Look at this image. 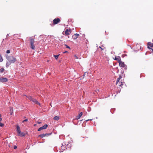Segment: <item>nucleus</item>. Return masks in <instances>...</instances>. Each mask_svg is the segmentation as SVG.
Masks as SVG:
<instances>
[{
  "instance_id": "1",
  "label": "nucleus",
  "mask_w": 153,
  "mask_h": 153,
  "mask_svg": "<svg viewBox=\"0 0 153 153\" xmlns=\"http://www.w3.org/2000/svg\"><path fill=\"white\" fill-rule=\"evenodd\" d=\"M6 57L7 59L8 60L6 64V67H9L11 64L14 63L16 61V59L13 56L7 55Z\"/></svg>"
},
{
  "instance_id": "2",
  "label": "nucleus",
  "mask_w": 153,
  "mask_h": 153,
  "mask_svg": "<svg viewBox=\"0 0 153 153\" xmlns=\"http://www.w3.org/2000/svg\"><path fill=\"white\" fill-rule=\"evenodd\" d=\"M17 132L18 135L21 137L24 136L25 135V134L23 132H21L19 126H17Z\"/></svg>"
},
{
  "instance_id": "3",
  "label": "nucleus",
  "mask_w": 153,
  "mask_h": 153,
  "mask_svg": "<svg viewBox=\"0 0 153 153\" xmlns=\"http://www.w3.org/2000/svg\"><path fill=\"white\" fill-rule=\"evenodd\" d=\"M30 45H31V48L33 50H34L35 49V46L34 45V39L33 38L31 37H30Z\"/></svg>"
},
{
  "instance_id": "4",
  "label": "nucleus",
  "mask_w": 153,
  "mask_h": 153,
  "mask_svg": "<svg viewBox=\"0 0 153 153\" xmlns=\"http://www.w3.org/2000/svg\"><path fill=\"white\" fill-rule=\"evenodd\" d=\"M99 48L101 49L100 51L102 55L103 54L104 51V53H105L106 51V48L104 45H101V46H99Z\"/></svg>"
},
{
  "instance_id": "5",
  "label": "nucleus",
  "mask_w": 153,
  "mask_h": 153,
  "mask_svg": "<svg viewBox=\"0 0 153 153\" xmlns=\"http://www.w3.org/2000/svg\"><path fill=\"white\" fill-rule=\"evenodd\" d=\"M122 77L121 76H120L117 79L116 85H118L119 86H121L123 85V82H121V84H120V82H119L120 80L122 78Z\"/></svg>"
},
{
  "instance_id": "6",
  "label": "nucleus",
  "mask_w": 153,
  "mask_h": 153,
  "mask_svg": "<svg viewBox=\"0 0 153 153\" xmlns=\"http://www.w3.org/2000/svg\"><path fill=\"white\" fill-rule=\"evenodd\" d=\"M148 48L150 49H151L152 52H153V43H151V42H149L147 44Z\"/></svg>"
},
{
  "instance_id": "7",
  "label": "nucleus",
  "mask_w": 153,
  "mask_h": 153,
  "mask_svg": "<svg viewBox=\"0 0 153 153\" xmlns=\"http://www.w3.org/2000/svg\"><path fill=\"white\" fill-rule=\"evenodd\" d=\"M53 25H56L60 22V19L59 18L55 19L53 20Z\"/></svg>"
},
{
  "instance_id": "8",
  "label": "nucleus",
  "mask_w": 153,
  "mask_h": 153,
  "mask_svg": "<svg viewBox=\"0 0 153 153\" xmlns=\"http://www.w3.org/2000/svg\"><path fill=\"white\" fill-rule=\"evenodd\" d=\"M48 125L47 124H45L43 126L39 128L38 130V131H39L42 129H45L48 127Z\"/></svg>"
},
{
  "instance_id": "9",
  "label": "nucleus",
  "mask_w": 153,
  "mask_h": 153,
  "mask_svg": "<svg viewBox=\"0 0 153 153\" xmlns=\"http://www.w3.org/2000/svg\"><path fill=\"white\" fill-rule=\"evenodd\" d=\"M120 66L121 67L124 68L126 66V65L125 64L124 62H122L121 60L119 62Z\"/></svg>"
},
{
  "instance_id": "10",
  "label": "nucleus",
  "mask_w": 153,
  "mask_h": 153,
  "mask_svg": "<svg viewBox=\"0 0 153 153\" xmlns=\"http://www.w3.org/2000/svg\"><path fill=\"white\" fill-rule=\"evenodd\" d=\"M8 81V79L7 78L1 77L0 79V82H6Z\"/></svg>"
},
{
  "instance_id": "11",
  "label": "nucleus",
  "mask_w": 153,
  "mask_h": 153,
  "mask_svg": "<svg viewBox=\"0 0 153 153\" xmlns=\"http://www.w3.org/2000/svg\"><path fill=\"white\" fill-rule=\"evenodd\" d=\"M71 32V31L70 30L67 29L65 31V33L66 35H68L70 34Z\"/></svg>"
},
{
  "instance_id": "12",
  "label": "nucleus",
  "mask_w": 153,
  "mask_h": 153,
  "mask_svg": "<svg viewBox=\"0 0 153 153\" xmlns=\"http://www.w3.org/2000/svg\"><path fill=\"white\" fill-rule=\"evenodd\" d=\"M31 101H32L33 102L35 103H36V104L39 105H40V103L38 102V101H37L34 98H33V99H32V100H31Z\"/></svg>"
},
{
  "instance_id": "13",
  "label": "nucleus",
  "mask_w": 153,
  "mask_h": 153,
  "mask_svg": "<svg viewBox=\"0 0 153 153\" xmlns=\"http://www.w3.org/2000/svg\"><path fill=\"white\" fill-rule=\"evenodd\" d=\"M114 59L117 61L118 63L121 60L120 57L119 56H117V57H115Z\"/></svg>"
},
{
  "instance_id": "14",
  "label": "nucleus",
  "mask_w": 153,
  "mask_h": 153,
  "mask_svg": "<svg viewBox=\"0 0 153 153\" xmlns=\"http://www.w3.org/2000/svg\"><path fill=\"white\" fill-rule=\"evenodd\" d=\"M82 115V112H80L79 115L76 117V119H78L80 118L81 117Z\"/></svg>"
},
{
  "instance_id": "15",
  "label": "nucleus",
  "mask_w": 153,
  "mask_h": 153,
  "mask_svg": "<svg viewBox=\"0 0 153 153\" xmlns=\"http://www.w3.org/2000/svg\"><path fill=\"white\" fill-rule=\"evenodd\" d=\"M53 119L57 121L59 120V117L58 116H56L54 117Z\"/></svg>"
},
{
  "instance_id": "16",
  "label": "nucleus",
  "mask_w": 153,
  "mask_h": 153,
  "mask_svg": "<svg viewBox=\"0 0 153 153\" xmlns=\"http://www.w3.org/2000/svg\"><path fill=\"white\" fill-rule=\"evenodd\" d=\"M77 36L76 35H74L72 36V38L74 39H76L78 38Z\"/></svg>"
},
{
  "instance_id": "17",
  "label": "nucleus",
  "mask_w": 153,
  "mask_h": 153,
  "mask_svg": "<svg viewBox=\"0 0 153 153\" xmlns=\"http://www.w3.org/2000/svg\"><path fill=\"white\" fill-rule=\"evenodd\" d=\"M39 137H41L42 138H43L45 137L44 134H40L39 135Z\"/></svg>"
},
{
  "instance_id": "18",
  "label": "nucleus",
  "mask_w": 153,
  "mask_h": 153,
  "mask_svg": "<svg viewBox=\"0 0 153 153\" xmlns=\"http://www.w3.org/2000/svg\"><path fill=\"white\" fill-rule=\"evenodd\" d=\"M4 71V68H1L0 69V72L2 73Z\"/></svg>"
},
{
  "instance_id": "19",
  "label": "nucleus",
  "mask_w": 153,
  "mask_h": 153,
  "mask_svg": "<svg viewBox=\"0 0 153 153\" xmlns=\"http://www.w3.org/2000/svg\"><path fill=\"white\" fill-rule=\"evenodd\" d=\"M3 61V59L2 58V57L1 54H0V62H2Z\"/></svg>"
},
{
  "instance_id": "20",
  "label": "nucleus",
  "mask_w": 153,
  "mask_h": 153,
  "mask_svg": "<svg viewBox=\"0 0 153 153\" xmlns=\"http://www.w3.org/2000/svg\"><path fill=\"white\" fill-rule=\"evenodd\" d=\"M59 55H54V56L55 57V58L56 59H58V56Z\"/></svg>"
},
{
  "instance_id": "21",
  "label": "nucleus",
  "mask_w": 153,
  "mask_h": 153,
  "mask_svg": "<svg viewBox=\"0 0 153 153\" xmlns=\"http://www.w3.org/2000/svg\"><path fill=\"white\" fill-rule=\"evenodd\" d=\"M27 97L31 101L33 99V98L32 97L30 96H29Z\"/></svg>"
},
{
  "instance_id": "22",
  "label": "nucleus",
  "mask_w": 153,
  "mask_h": 153,
  "mask_svg": "<svg viewBox=\"0 0 153 153\" xmlns=\"http://www.w3.org/2000/svg\"><path fill=\"white\" fill-rule=\"evenodd\" d=\"M65 47H66V48H68V49H71L70 47L69 46L67 45H66V44H65Z\"/></svg>"
},
{
  "instance_id": "23",
  "label": "nucleus",
  "mask_w": 153,
  "mask_h": 153,
  "mask_svg": "<svg viewBox=\"0 0 153 153\" xmlns=\"http://www.w3.org/2000/svg\"><path fill=\"white\" fill-rule=\"evenodd\" d=\"M50 134H44V136H45V137L47 136L48 135H50Z\"/></svg>"
},
{
  "instance_id": "24",
  "label": "nucleus",
  "mask_w": 153,
  "mask_h": 153,
  "mask_svg": "<svg viewBox=\"0 0 153 153\" xmlns=\"http://www.w3.org/2000/svg\"><path fill=\"white\" fill-rule=\"evenodd\" d=\"M10 51L9 50H7V51H6V53H10Z\"/></svg>"
},
{
  "instance_id": "25",
  "label": "nucleus",
  "mask_w": 153,
  "mask_h": 153,
  "mask_svg": "<svg viewBox=\"0 0 153 153\" xmlns=\"http://www.w3.org/2000/svg\"><path fill=\"white\" fill-rule=\"evenodd\" d=\"M28 119H26L25 120H24L23 121V123H24V122H27L28 121Z\"/></svg>"
},
{
  "instance_id": "26",
  "label": "nucleus",
  "mask_w": 153,
  "mask_h": 153,
  "mask_svg": "<svg viewBox=\"0 0 153 153\" xmlns=\"http://www.w3.org/2000/svg\"><path fill=\"white\" fill-rule=\"evenodd\" d=\"M13 148L14 149H16L17 148V147L16 145H14L13 146Z\"/></svg>"
},
{
  "instance_id": "27",
  "label": "nucleus",
  "mask_w": 153,
  "mask_h": 153,
  "mask_svg": "<svg viewBox=\"0 0 153 153\" xmlns=\"http://www.w3.org/2000/svg\"><path fill=\"white\" fill-rule=\"evenodd\" d=\"M74 35H76V36H77V37H78V36H79V34L77 33H76L74 34Z\"/></svg>"
},
{
  "instance_id": "28",
  "label": "nucleus",
  "mask_w": 153,
  "mask_h": 153,
  "mask_svg": "<svg viewBox=\"0 0 153 153\" xmlns=\"http://www.w3.org/2000/svg\"><path fill=\"white\" fill-rule=\"evenodd\" d=\"M2 119L1 118V114H0V122L2 120Z\"/></svg>"
},
{
  "instance_id": "29",
  "label": "nucleus",
  "mask_w": 153,
  "mask_h": 153,
  "mask_svg": "<svg viewBox=\"0 0 153 153\" xmlns=\"http://www.w3.org/2000/svg\"><path fill=\"white\" fill-rule=\"evenodd\" d=\"M74 57H75L76 59H78V57L76 55H74Z\"/></svg>"
},
{
  "instance_id": "30",
  "label": "nucleus",
  "mask_w": 153,
  "mask_h": 153,
  "mask_svg": "<svg viewBox=\"0 0 153 153\" xmlns=\"http://www.w3.org/2000/svg\"><path fill=\"white\" fill-rule=\"evenodd\" d=\"M92 120V119H89H89H88V120H86V122H87L88 121H89V120Z\"/></svg>"
},
{
  "instance_id": "31",
  "label": "nucleus",
  "mask_w": 153,
  "mask_h": 153,
  "mask_svg": "<svg viewBox=\"0 0 153 153\" xmlns=\"http://www.w3.org/2000/svg\"><path fill=\"white\" fill-rule=\"evenodd\" d=\"M67 52H68L67 51H65V52H63V53H67Z\"/></svg>"
},
{
  "instance_id": "32",
  "label": "nucleus",
  "mask_w": 153,
  "mask_h": 153,
  "mask_svg": "<svg viewBox=\"0 0 153 153\" xmlns=\"http://www.w3.org/2000/svg\"><path fill=\"white\" fill-rule=\"evenodd\" d=\"M37 123H38V124H40L41 123V122H37Z\"/></svg>"
},
{
  "instance_id": "33",
  "label": "nucleus",
  "mask_w": 153,
  "mask_h": 153,
  "mask_svg": "<svg viewBox=\"0 0 153 153\" xmlns=\"http://www.w3.org/2000/svg\"><path fill=\"white\" fill-rule=\"evenodd\" d=\"M36 124H35L34 125V126H36Z\"/></svg>"
},
{
  "instance_id": "34",
  "label": "nucleus",
  "mask_w": 153,
  "mask_h": 153,
  "mask_svg": "<svg viewBox=\"0 0 153 153\" xmlns=\"http://www.w3.org/2000/svg\"><path fill=\"white\" fill-rule=\"evenodd\" d=\"M120 82V84H121V82Z\"/></svg>"
},
{
  "instance_id": "35",
  "label": "nucleus",
  "mask_w": 153,
  "mask_h": 153,
  "mask_svg": "<svg viewBox=\"0 0 153 153\" xmlns=\"http://www.w3.org/2000/svg\"><path fill=\"white\" fill-rule=\"evenodd\" d=\"M13 110H12V112H13Z\"/></svg>"
}]
</instances>
